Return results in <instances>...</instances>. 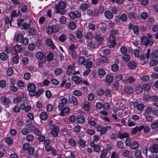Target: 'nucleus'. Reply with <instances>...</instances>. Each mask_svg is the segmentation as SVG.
<instances>
[{"label":"nucleus","mask_w":158,"mask_h":158,"mask_svg":"<svg viewBox=\"0 0 158 158\" xmlns=\"http://www.w3.org/2000/svg\"><path fill=\"white\" fill-rule=\"evenodd\" d=\"M52 128L51 131L52 135L55 137H56L59 132V128L57 126H52Z\"/></svg>","instance_id":"obj_12"},{"label":"nucleus","mask_w":158,"mask_h":158,"mask_svg":"<svg viewBox=\"0 0 158 158\" xmlns=\"http://www.w3.org/2000/svg\"><path fill=\"white\" fill-rule=\"evenodd\" d=\"M73 95L77 96H80L82 95V93L80 91L76 90L73 92Z\"/></svg>","instance_id":"obj_64"},{"label":"nucleus","mask_w":158,"mask_h":158,"mask_svg":"<svg viewBox=\"0 0 158 158\" xmlns=\"http://www.w3.org/2000/svg\"><path fill=\"white\" fill-rule=\"evenodd\" d=\"M105 10L104 6L103 5H101L99 7V9L98 11L97 10H95L94 16H98L99 13L102 14Z\"/></svg>","instance_id":"obj_19"},{"label":"nucleus","mask_w":158,"mask_h":158,"mask_svg":"<svg viewBox=\"0 0 158 158\" xmlns=\"http://www.w3.org/2000/svg\"><path fill=\"white\" fill-rule=\"evenodd\" d=\"M109 41L110 43V44L109 45V47L110 48H112L116 45L115 38L114 36L110 35L109 37Z\"/></svg>","instance_id":"obj_8"},{"label":"nucleus","mask_w":158,"mask_h":158,"mask_svg":"<svg viewBox=\"0 0 158 158\" xmlns=\"http://www.w3.org/2000/svg\"><path fill=\"white\" fill-rule=\"evenodd\" d=\"M44 92V89H39L38 91H35L32 94H30V96H35L36 97H38L41 95Z\"/></svg>","instance_id":"obj_22"},{"label":"nucleus","mask_w":158,"mask_h":158,"mask_svg":"<svg viewBox=\"0 0 158 158\" xmlns=\"http://www.w3.org/2000/svg\"><path fill=\"white\" fill-rule=\"evenodd\" d=\"M0 57L2 60L4 61L7 59V56L6 53L2 52L0 54Z\"/></svg>","instance_id":"obj_53"},{"label":"nucleus","mask_w":158,"mask_h":158,"mask_svg":"<svg viewBox=\"0 0 158 158\" xmlns=\"http://www.w3.org/2000/svg\"><path fill=\"white\" fill-rule=\"evenodd\" d=\"M139 144L136 142H133L131 145V148L133 149H136L138 148Z\"/></svg>","instance_id":"obj_58"},{"label":"nucleus","mask_w":158,"mask_h":158,"mask_svg":"<svg viewBox=\"0 0 158 158\" xmlns=\"http://www.w3.org/2000/svg\"><path fill=\"white\" fill-rule=\"evenodd\" d=\"M136 80V78H135L133 76H130L127 79L123 80L122 81L124 83H133L135 82Z\"/></svg>","instance_id":"obj_15"},{"label":"nucleus","mask_w":158,"mask_h":158,"mask_svg":"<svg viewBox=\"0 0 158 158\" xmlns=\"http://www.w3.org/2000/svg\"><path fill=\"white\" fill-rule=\"evenodd\" d=\"M40 117L41 119L44 120L48 118V115L46 112H43L40 114Z\"/></svg>","instance_id":"obj_32"},{"label":"nucleus","mask_w":158,"mask_h":158,"mask_svg":"<svg viewBox=\"0 0 158 158\" xmlns=\"http://www.w3.org/2000/svg\"><path fill=\"white\" fill-rule=\"evenodd\" d=\"M113 80V77L112 76L110 75H107L106 78V81L108 83L112 82Z\"/></svg>","instance_id":"obj_51"},{"label":"nucleus","mask_w":158,"mask_h":158,"mask_svg":"<svg viewBox=\"0 0 158 158\" xmlns=\"http://www.w3.org/2000/svg\"><path fill=\"white\" fill-rule=\"evenodd\" d=\"M143 129L144 133H147L149 132L150 131V129L149 127L147 126H144L142 125L140 126V128L139 129V130L141 131Z\"/></svg>","instance_id":"obj_25"},{"label":"nucleus","mask_w":158,"mask_h":158,"mask_svg":"<svg viewBox=\"0 0 158 158\" xmlns=\"http://www.w3.org/2000/svg\"><path fill=\"white\" fill-rule=\"evenodd\" d=\"M31 25L29 23H23L22 25V26L21 27V28L22 29H27L29 28Z\"/></svg>","instance_id":"obj_50"},{"label":"nucleus","mask_w":158,"mask_h":158,"mask_svg":"<svg viewBox=\"0 0 158 158\" xmlns=\"http://www.w3.org/2000/svg\"><path fill=\"white\" fill-rule=\"evenodd\" d=\"M71 80L77 85L79 84L82 81L81 78L77 75L73 76L71 78Z\"/></svg>","instance_id":"obj_20"},{"label":"nucleus","mask_w":158,"mask_h":158,"mask_svg":"<svg viewBox=\"0 0 158 158\" xmlns=\"http://www.w3.org/2000/svg\"><path fill=\"white\" fill-rule=\"evenodd\" d=\"M69 15L70 18L74 19L77 18H79L81 16V13L79 11L76 10L74 12L71 11L69 13Z\"/></svg>","instance_id":"obj_7"},{"label":"nucleus","mask_w":158,"mask_h":158,"mask_svg":"<svg viewBox=\"0 0 158 158\" xmlns=\"http://www.w3.org/2000/svg\"><path fill=\"white\" fill-rule=\"evenodd\" d=\"M87 45L90 49H93L95 48L96 45L94 42L91 40L87 43Z\"/></svg>","instance_id":"obj_35"},{"label":"nucleus","mask_w":158,"mask_h":158,"mask_svg":"<svg viewBox=\"0 0 158 158\" xmlns=\"http://www.w3.org/2000/svg\"><path fill=\"white\" fill-rule=\"evenodd\" d=\"M22 101V99L21 97L17 96L14 98L13 102L15 103H17L19 102H21Z\"/></svg>","instance_id":"obj_49"},{"label":"nucleus","mask_w":158,"mask_h":158,"mask_svg":"<svg viewBox=\"0 0 158 158\" xmlns=\"http://www.w3.org/2000/svg\"><path fill=\"white\" fill-rule=\"evenodd\" d=\"M111 129V127L108 126L103 127L99 126L97 127L96 128L97 131L99 132L101 135L105 134L107 133V130Z\"/></svg>","instance_id":"obj_3"},{"label":"nucleus","mask_w":158,"mask_h":158,"mask_svg":"<svg viewBox=\"0 0 158 158\" xmlns=\"http://www.w3.org/2000/svg\"><path fill=\"white\" fill-rule=\"evenodd\" d=\"M14 49L15 52L19 53L22 51V48L21 46L17 44L14 46Z\"/></svg>","instance_id":"obj_31"},{"label":"nucleus","mask_w":158,"mask_h":158,"mask_svg":"<svg viewBox=\"0 0 158 158\" xmlns=\"http://www.w3.org/2000/svg\"><path fill=\"white\" fill-rule=\"evenodd\" d=\"M78 47L74 44H71L69 46V49L71 52L76 51Z\"/></svg>","instance_id":"obj_46"},{"label":"nucleus","mask_w":158,"mask_h":158,"mask_svg":"<svg viewBox=\"0 0 158 158\" xmlns=\"http://www.w3.org/2000/svg\"><path fill=\"white\" fill-rule=\"evenodd\" d=\"M93 63L92 61H90L89 60H86V61L84 65H85L86 68L88 69L92 67L93 65Z\"/></svg>","instance_id":"obj_39"},{"label":"nucleus","mask_w":158,"mask_h":158,"mask_svg":"<svg viewBox=\"0 0 158 158\" xmlns=\"http://www.w3.org/2000/svg\"><path fill=\"white\" fill-rule=\"evenodd\" d=\"M86 60L84 57L82 56H80L78 59V63L79 65H84Z\"/></svg>","instance_id":"obj_36"},{"label":"nucleus","mask_w":158,"mask_h":158,"mask_svg":"<svg viewBox=\"0 0 158 158\" xmlns=\"http://www.w3.org/2000/svg\"><path fill=\"white\" fill-rule=\"evenodd\" d=\"M29 129L26 127L24 128L21 130V133L23 135H27L29 133Z\"/></svg>","instance_id":"obj_63"},{"label":"nucleus","mask_w":158,"mask_h":158,"mask_svg":"<svg viewBox=\"0 0 158 158\" xmlns=\"http://www.w3.org/2000/svg\"><path fill=\"white\" fill-rule=\"evenodd\" d=\"M66 7V3L63 1H60L57 5L56 6V12L57 13H60L61 15H63L65 14V11H62V10H64Z\"/></svg>","instance_id":"obj_2"},{"label":"nucleus","mask_w":158,"mask_h":158,"mask_svg":"<svg viewBox=\"0 0 158 158\" xmlns=\"http://www.w3.org/2000/svg\"><path fill=\"white\" fill-rule=\"evenodd\" d=\"M143 90V87L141 85H138L135 88V91L136 93L137 94L141 93Z\"/></svg>","instance_id":"obj_37"},{"label":"nucleus","mask_w":158,"mask_h":158,"mask_svg":"<svg viewBox=\"0 0 158 158\" xmlns=\"http://www.w3.org/2000/svg\"><path fill=\"white\" fill-rule=\"evenodd\" d=\"M152 36L151 35L148 34L147 36H144L141 39V44L145 45H147L148 44L149 39L152 38Z\"/></svg>","instance_id":"obj_6"},{"label":"nucleus","mask_w":158,"mask_h":158,"mask_svg":"<svg viewBox=\"0 0 158 158\" xmlns=\"http://www.w3.org/2000/svg\"><path fill=\"white\" fill-rule=\"evenodd\" d=\"M129 137V135L127 133H121L118 131V137L120 139H123Z\"/></svg>","instance_id":"obj_26"},{"label":"nucleus","mask_w":158,"mask_h":158,"mask_svg":"<svg viewBox=\"0 0 158 158\" xmlns=\"http://www.w3.org/2000/svg\"><path fill=\"white\" fill-rule=\"evenodd\" d=\"M151 127L152 129H155L158 127V119L151 123Z\"/></svg>","instance_id":"obj_38"},{"label":"nucleus","mask_w":158,"mask_h":158,"mask_svg":"<svg viewBox=\"0 0 158 158\" xmlns=\"http://www.w3.org/2000/svg\"><path fill=\"white\" fill-rule=\"evenodd\" d=\"M129 17L130 19H137L139 16V14L136 11L129 12L128 14Z\"/></svg>","instance_id":"obj_17"},{"label":"nucleus","mask_w":158,"mask_h":158,"mask_svg":"<svg viewBox=\"0 0 158 158\" xmlns=\"http://www.w3.org/2000/svg\"><path fill=\"white\" fill-rule=\"evenodd\" d=\"M5 141L8 145H12L13 144V140L11 137H7L6 138Z\"/></svg>","instance_id":"obj_40"},{"label":"nucleus","mask_w":158,"mask_h":158,"mask_svg":"<svg viewBox=\"0 0 158 158\" xmlns=\"http://www.w3.org/2000/svg\"><path fill=\"white\" fill-rule=\"evenodd\" d=\"M94 38L99 45L102 44L104 41V38L102 37L101 34H96Z\"/></svg>","instance_id":"obj_18"},{"label":"nucleus","mask_w":158,"mask_h":158,"mask_svg":"<svg viewBox=\"0 0 158 158\" xmlns=\"http://www.w3.org/2000/svg\"><path fill=\"white\" fill-rule=\"evenodd\" d=\"M69 144L72 147H74L77 144L76 141L72 138L70 139L69 140Z\"/></svg>","instance_id":"obj_60"},{"label":"nucleus","mask_w":158,"mask_h":158,"mask_svg":"<svg viewBox=\"0 0 158 158\" xmlns=\"http://www.w3.org/2000/svg\"><path fill=\"white\" fill-rule=\"evenodd\" d=\"M46 31L48 34H51L53 33H56L59 30V28L56 26H48L46 28Z\"/></svg>","instance_id":"obj_4"},{"label":"nucleus","mask_w":158,"mask_h":158,"mask_svg":"<svg viewBox=\"0 0 158 158\" xmlns=\"http://www.w3.org/2000/svg\"><path fill=\"white\" fill-rule=\"evenodd\" d=\"M123 60L125 62L128 61L130 59V56L127 54H125L123 56Z\"/></svg>","instance_id":"obj_55"},{"label":"nucleus","mask_w":158,"mask_h":158,"mask_svg":"<svg viewBox=\"0 0 158 158\" xmlns=\"http://www.w3.org/2000/svg\"><path fill=\"white\" fill-rule=\"evenodd\" d=\"M69 28L72 30L75 29L77 27L76 23L73 22H70L69 24Z\"/></svg>","instance_id":"obj_48"},{"label":"nucleus","mask_w":158,"mask_h":158,"mask_svg":"<svg viewBox=\"0 0 158 158\" xmlns=\"http://www.w3.org/2000/svg\"><path fill=\"white\" fill-rule=\"evenodd\" d=\"M76 35L78 39H81L82 37V31L80 30L77 31L76 33Z\"/></svg>","instance_id":"obj_62"},{"label":"nucleus","mask_w":158,"mask_h":158,"mask_svg":"<svg viewBox=\"0 0 158 158\" xmlns=\"http://www.w3.org/2000/svg\"><path fill=\"white\" fill-rule=\"evenodd\" d=\"M149 150L152 153L158 152V145L154 144L149 148Z\"/></svg>","instance_id":"obj_16"},{"label":"nucleus","mask_w":158,"mask_h":158,"mask_svg":"<svg viewBox=\"0 0 158 158\" xmlns=\"http://www.w3.org/2000/svg\"><path fill=\"white\" fill-rule=\"evenodd\" d=\"M128 28L130 30L132 29L134 34L136 35H138L139 34V28L138 25L134 26L132 24H130L128 25Z\"/></svg>","instance_id":"obj_9"},{"label":"nucleus","mask_w":158,"mask_h":158,"mask_svg":"<svg viewBox=\"0 0 158 158\" xmlns=\"http://www.w3.org/2000/svg\"><path fill=\"white\" fill-rule=\"evenodd\" d=\"M76 121L77 123H83L85 121V118L82 115H79L77 118Z\"/></svg>","instance_id":"obj_28"},{"label":"nucleus","mask_w":158,"mask_h":158,"mask_svg":"<svg viewBox=\"0 0 158 158\" xmlns=\"http://www.w3.org/2000/svg\"><path fill=\"white\" fill-rule=\"evenodd\" d=\"M81 147L82 148H84L86 145V142L84 139H80L79 142Z\"/></svg>","instance_id":"obj_54"},{"label":"nucleus","mask_w":158,"mask_h":158,"mask_svg":"<svg viewBox=\"0 0 158 158\" xmlns=\"http://www.w3.org/2000/svg\"><path fill=\"white\" fill-rule=\"evenodd\" d=\"M14 40L18 43H22L24 45L27 44L29 42L28 38H23V35L21 33L15 35L14 36Z\"/></svg>","instance_id":"obj_1"},{"label":"nucleus","mask_w":158,"mask_h":158,"mask_svg":"<svg viewBox=\"0 0 158 158\" xmlns=\"http://www.w3.org/2000/svg\"><path fill=\"white\" fill-rule=\"evenodd\" d=\"M127 19V16L126 14H122L119 16V19L122 22H126Z\"/></svg>","instance_id":"obj_52"},{"label":"nucleus","mask_w":158,"mask_h":158,"mask_svg":"<svg viewBox=\"0 0 158 158\" xmlns=\"http://www.w3.org/2000/svg\"><path fill=\"white\" fill-rule=\"evenodd\" d=\"M67 39V36L64 34H62L58 37V40L62 42H64Z\"/></svg>","instance_id":"obj_47"},{"label":"nucleus","mask_w":158,"mask_h":158,"mask_svg":"<svg viewBox=\"0 0 158 158\" xmlns=\"http://www.w3.org/2000/svg\"><path fill=\"white\" fill-rule=\"evenodd\" d=\"M67 99L65 98H63L61 100V102L59 103L58 105V110H61L64 106L66 104L67 102Z\"/></svg>","instance_id":"obj_11"},{"label":"nucleus","mask_w":158,"mask_h":158,"mask_svg":"<svg viewBox=\"0 0 158 158\" xmlns=\"http://www.w3.org/2000/svg\"><path fill=\"white\" fill-rule=\"evenodd\" d=\"M61 112L60 114L61 115L64 116L65 114H67L69 112L70 109L68 107H65L63 108L61 110H60Z\"/></svg>","instance_id":"obj_30"},{"label":"nucleus","mask_w":158,"mask_h":158,"mask_svg":"<svg viewBox=\"0 0 158 158\" xmlns=\"http://www.w3.org/2000/svg\"><path fill=\"white\" fill-rule=\"evenodd\" d=\"M89 5L86 3L81 4L79 6V9L83 12L85 11L89 7Z\"/></svg>","instance_id":"obj_24"},{"label":"nucleus","mask_w":158,"mask_h":158,"mask_svg":"<svg viewBox=\"0 0 158 158\" xmlns=\"http://www.w3.org/2000/svg\"><path fill=\"white\" fill-rule=\"evenodd\" d=\"M28 90L30 92V94H32L35 91L36 87L35 85L33 83L29 84L27 86Z\"/></svg>","instance_id":"obj_14"},{"label":"nucleus","mask_w":158,"mask_h":158,"mask_svg":"<svg viewBox=\"0 0 158 158\" xmlns=\"http://www.w3.org/2000/svg\"><path fill=\"white\" fill-rule=\"evenodd\" d=\"M36 56L37 58L42 60L44 58V55L43 53L41 52H38L36 54Z\"/></svg>","instance_id":"obj_42"},{"label":"nucleus","mask_w":158,"mask_h":158,"mask_svg":"<svg viewBox=\"0 0 158 158\" xmlns=\"http://www.w3.org/2000/svg\"><path fill=\"white\" fill-rule=\"evenodd\" d=\"M91 146L93 148L94 150L96 152L99 151L101 149L100 146L98 144H96L94 142H92L90 143Z\"/></svg>","instance_id":"obj_21"},{"label":"nucleus","mask_w":158,"mask_h":158,"mask_svg":"<svg viewBox=\"0 0 158 158\" xmlns=\"http://www.w3.org/2000/svg\"><path fill=\"white\" fill-rule=\"evenodd\" d=\"M104 15L105 17L108 19H110L113 18L112 13L109 10H106L104 12Z\"/></svg>","instance_id":"obj_23"},{"label":"nucleus","mask_w":158,"mask_h":158,"mask_svg":"<svg viewBox=\"0 0 158 158\" xmlns=\"http://www.w3.org/2000/svg\"><path fill=\"white\" fill-rule=\"evenodd\" d=\"M158 56V51L157 50H154L151 53L150 58L151 59L156 58Z\"/></svg>","instance_id":"obj_44"},{"label":"nucleus","mask_w":158,"mask_h":158,"mask_svg":"<svg viewBox=\"0 0 158 158\" xmlns=\"http://www.w3.org/2000/svg\"><path fill=\"white\" fill-rule=\"evenodd\" d=\"M134 107L139 111L142 110L144 108V105L142 103H139L135 101L133 103Z\"/></svg>","instance_id":"obj_10"},{"label":"nucleus","mask_w":158,"mask_h":158,"mask_svg":"<svg viewBox=\"0 0 158 158\" xmlns=\"http://www.w3.org/2000/svg\"><path fill=\"white\" fill-rule=\"evenodd\" d=\"M75 64H72L69 65L67 67L66 73L68 75H72L74 74L75 71Z\"/></svg>","instance_id":"obj_5"},{"label":"nucleus","mask_w":158,"mask_h":158,"mask_svg":"<svg viewBox=\"0 0 158 158\" xmlns=\"http://www.w3.org/2000/svg\"><path fill=\"white\" fill-rule=\"evenodd\" d=\"M134 156L136 158H143L141 154V151L139 150L136 151L134 153Z\"/></svg>","instance_id":"obj_45"},{"label":"nucleus","mask_w":158,"mask_h":158,"mask_svg":"<svg viewBox=\"0 0 158 158\" xmlns=\"http://www.w3.org/2000/svg\"><path fill=\"white\" fill-rule=\"evenodd\" d=\"M6 73L8 76H11L13 73V68L12 67H10L8 68L7 69Z\"/></svg>","instance_id":"obj_59"},{"label":"nucleus","mask_w":158,"mask_h":158,"mask_svg":"<svg viewBox=\"0 0 158 158\" xmlns=\"http://www.w3.org/2000/svg\"><path fill=\"white\" fill-rule=\"evenodd\" d=\"M66 158H74L75 156L73 153L71 151H68L64 154Z\"/></svg>","instance_id":"obj_29"},{"label":"nucleus","mask_w":158,"mask_h":158,"mask_svg":"<svg viewBox=\"0 0 158 158\" xmlns=\"http://www.w3.org/2000/svg\"><path fill=\"white\" fill-rule=\"evenodd\" d=\"M62 69L60 68H56L54 71V73L56 75H58L62 72Z\"/></svg>","instance_id":"obj_56"},{"label":"nucleus","mask_w":158,"mask_h":158,"mask_svg":"<svg viewBox=\"0 0 158 158\" xmlns=\"http://www.w3.org/2000/svg\"><path fill=\"white\" fill-rule=\"evenodd\" d=\"M152 111V107L150 106L147 107L144 110V112L143 114L145 117H147L148 114V113L151 112Z\"/></svg>","instance_id":"obj_34"},{"label":"nucleus","mask_w":158,"mask_h":158,"mask_svg":"<svg viewBox=\"0 0 158 158\" xmlns=\"http://www.w3.org/2000/svg\"><path fill=\"white\" fill-rule=\"evenodd\" d=\"M0 100L4 105L7 107H9L8 104L10 102V100L8 98L4 96H2L0 98Z\"/></svg>","instance_id":"obj_13"},{"label":"nucleus","mask_w":158,"mask_h":158,"mask_svg":"<svg viewBox=\"0 0 158 158\" xmlns=\"http://www.w3.org/2000/svg\"><path fill=\"white\" fill-rule=\"evenodd\" d=\"M19 55L17 54H15V56L13 57V62L15 64H17L19 62Z\"/></svg>","instance_id":"obj_57"},{"label":"nucleus","mask_w":158,"mask_h":158,"mask_svg":"<svg viewBox=\"0 0 158 158\" xmlns=\"http://www.w3.org/2000/svg\"><path fill=\"white\" fill-rule=\"evenodd\" d=\"M136 66V63L134 61H131L128 63V64L129 68L131 69H135Z\"/></svg>","instance_id":"obj_33"},{"label":"nucleus","mask_w":158,"mask_h":158,"mask_svg":"<svg viewBox=\"0 0 158 158\" xmlns=\"http://www.w3.org/2000/svg\"><path fill=\"white\" fill-rule=\"evenodd\" d=\"M93 37V34L90 32H88L85 35V38L86 40H91Z\"/></svg>","instance_id":"obj_41"},{"label":"nucleus","mask_w":158,"mask_h":158,"mask_svg":"<svg viewBox=\"0 0 158 158\" xmlns=\"http://www.w3.org/2000/svg\"><path fill=\"white\" fill-rule=\"evenodd\" d=\"M46 44L48 46L50 47L51 48L53 49L55 48V46L53 43L51 39H48L46 40Z\"/></svg>","instance_id":"obj_27"},{"label":"nucleus","mask_w":158,"mask_h":158,"mask_svg":"<svg viewBox=\"0 0 158 158\" xmlns=\"http://www.w3.org/2000/svg\"><path fill=\"white\" fill-rule=\"evenodd\" d=\"M53 58V54L52 52H50L47 56V58L48 61H50L52 60Z\"/></svg>","instance_id":"obj_61"},{"label":"nucleus","mask_w":158,"mask_h":158,"mask_svg":"<svg viewBox=\"0 0 158 158\" xmlns=\"http://www.w3.org/2000/svg\"><path fill=\"white\" fill-rule=\"evenodd\" d=\"M125 92L128 94H131L133 92V89L132 87L131 86L127 87L125 89Z\"/></svg>","instance_id":"obj_43"}]
</instances>
